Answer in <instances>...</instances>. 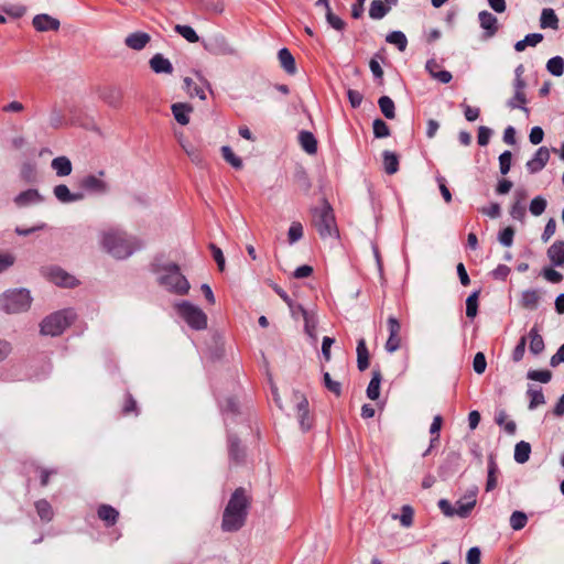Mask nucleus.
I'll use <instances>...</instances> for the list:
<instances>
[{
  "mask_svg": "<svg viewBox=\"0 0 564 564\" xmlns=\"http://www.w3.org/2000/svg\"><path fill=\"white\" fill-rule=\"evenodd\" d=\"M249 503L250 501L245 489L237 488L229 499L223 514L221 528L224 531H238L243 525Z\"/></svg>",
  "mask_w": 564,
  "mask_h": 564,
  "instance_id": "obj_1",
  "label": "nucleus"
},
{
  "mask_svg": "<svg viewBox=\"0 0 564 564\" xmlns=\"http://www.w3.org/2000/svg\"><path fill=\"white\" fill-rule=\"evenodd\" d=\"M102 248L117 259H126L141 248L140 241L119 229H110L101 235Z\"/></svg>",
  "mask_w": 564,
  "mask_h": 564,
  "instance_id": "obj_2",
  "label": "nucleus"
},
{
  "mask_svg": "<svg viewBox=\"0 0 564 564\" xmlns=\"http://www.w3.org/2000/svg\"><path fill=\"white\" fill-rule=\"evenodd\" d=\"M159 284L170 293L185 295L189 291V282L175 263L158 264L154 268Z\"/></svg>",
  "mask_w": 564,
  "mask_h": 564,
  "instance_id": "obj_3",
  "label": "nucleus"
},
{
  "mask_svg": "<svg viewBox=\"0 0 564 564\" xmlns=\"http://www.w3.org/2000/svg\"><path fill=\"white\" fill-rule=\"evenodd\" d=\"M32 304V296L26 289L8 290L0 295V310L7 314L26 312Z\"/></svg>",
  "mask_w": 564,
  "mask_h": 564,
  "instance_id": "obj_4",
  "label": "nucleus"
},
{
  "mask_svg": "<svg viewBox=\"0 0 564 564\" xmlns=\"http://www.w3.org/2000/svg\"><path fill=\"white\" fill-rule=\"evenodd\" d=\"M313 225L323 239L328 237L337 238L338 230L335 223V216L332 206L324 200L321 207L313 210Z\"/></svg>",
  "mask_w": 564,
  "mask_h": 564,
  "instance_id": "obj_5",
  "label": "nucleus"
},
{
  "mask_svg": "<svg viewBox=\"0 0 564 564\" xmlns=\"http://www.w3.org/2000/svg\"><path fill=\"white\" fill-rule=\"evenodd\" d=\"M76 318L73 310H62L46 316L40 324V330L45 336L61 335Z\"/></svg>",
  "mask_w": 564,
  "mask_h": 564,
  "instance_id": "obj_6",
  "label": "nucleus"
},
{
  "mask_svg": "<svg viewBox=\"0 0 564 564\" xmlns=\"http://www.w3.org/2000/svg\"><path fill=\"white\" fill-rule=\"evenodd\" d=\"M173 308L177 316L192 329L203 330L207 328V315L199 306L188 301H178L173 304Z\"/></svg>",
  "mask_w": 564,
  "mask_h": 564,
  "instance_id": "obj_7",
  "label": "nucleus"
},
{
  "mask_svg": "<svg viewBox=\"0 0 564 564\" xmlns=\"http://www.w3.org/2000/svg\"><path fill=\"white\" fill-rule=\"evenodd\" d=\"M41 274L58 286L72 288L75 286L76 279L56 265H47L41 269Z\"/></svg>",
  "mask_w": 564,
  "mask_h": 564,
  "instance_id": "obj_8",
  "label": "nucleus"
},
{
  "mask_svg": "<svg viewBox=\"0 0 564 564\" xmlns=\"http://www.w3.org/2000/svg\"><path fill=\"white\" fill-rule=\"evenodd\" d=\"M104 176V171H99L98 174L86 175L80 180L79 185L89 194L104 195L109 192V185Z\"/></svg>",
  "mask_w": 564,
  "mask_h": 564,
  "instance_id": "obj_9",
  "label": "nucleus"
},
{
  "mask_svg": "<svg viewBox=\"0 0 564 564\" xmlns=\"http://www.w3.org/2000/svg\"><path fill=\"white\" fill-rule=\"evenodd\" d=\"M293 399L296 402V415L300 427L303 432L312 427V417L308 409V401L306 397L300 391H294Z\"/></svg>",
  "mask_w": 564,
  "mask_h": 564,
  "instance_id": "obj_10",
  "label": "nucleus"
},
{
  "mask_svg": "<svg viewBox=\"0 0 564 564\" xmlns=\"http://www.w3.org/2000/svg\"><path fill=\"white\" fill-rule=\"evenodd\" d=\"M387 324H388L389 337L387 339L384 348L388 352H394L401 346V338L399 335L400 330H401V324L393 316H390L388 318Z\"/></svg>",
  "mask_w": 564,
  "mask_h": 564,
  "instance_id": "obj_11",
  "label": "nucleus"
},
{
  "mask_svg": "<svg viewBox=\"0 0 564 564\" xmlns=\"http://www.w3.org/2000/svg\"><path fill=\"white\" fill-rule=\"evenodd\" d=\"M44 200V197L37 189L29 188L18 194L13 203L18 208H24L33 205H39Z\"/></svg>",
  "mask_w": 564,
  "mask_h": 564,
  "instance_id": "obj_12",
  "label": "nucleus"
},
{
  "mask_svg": "<svg viewBox=\"0 0 564 564\" xmlns=\"http://www.w3.org/2000/svg\"><path fill=\"white\" fill-rule=\"evenodd\" d=\"M477 488L468 490L459 500L456 501L457 517L467 518L476 506Z\"/></svg>",
  "mask_w": 564,
  "mask_h": 564,
  "instance_id": "obj_13",
  "label": "nucleus"
},
{
  "mask_svg": "<svg viewBox=\"0 0 564 564\" xmlns=\"http://www.w3.org/2000/svg\"><path fill=\"white\" fill-rule=\"evenodd\" d=\"M550 160V151L545 147L536 150L534 156L527 162V169L531 174L540 172Z\"/></svg>",
  "mask_w": 564,
  "mask_h": 564,
  "instance_id": "obj_14",
  "label": "nucleus"
},
{
  "mask_svg": "<svg viewBox=\"0 0 564 564\" xmlns=\"http://www.w3.org/2000/svg\"><path fill=\"white\" fill-rule=\"evenodd\" d=\"M478 19L480 26L485 31V39L495 36L499 29L498 19L486 10L479 12Z\"/></svg>",
  "mask_w": 564,
  "mask_h": 564,
  "instance_id": "obj_15",
  "label": "nucleus"
},
{
  "mask_svg": "<svg viewBox=\"0 0 564 564\" xmlns=\"http://www.w3.org/2000/svg\"><path fill=\"white\" fill-rule=\"evenodd\" d=\"M32 24L39 32L57 31L59 21L48 14H37L33 18Z\"/></svg>",
  "mask_w": 564,
  "mask_h": 564,
  "instance_id": "obj_16",
  "label": "nucleus"
},
{
  "mask_svg": "<svg viewBox=\"0 0 564 564\" xmlns=\"http://www.w3.org/2000/svg\"><path fill=\"white\" fill-rule=\"evenodd\" d=\"M150 41L151 36L149 33L137 31L126 36L124 44L133 51H141L150 43Z\"/></svg>",
  "mask_w": 564,
  "mask_h": 564,
  "instance_id": "obj_17",
  "label": "nucleus"
},
{
  "mask_svg": "<svg viewBox=\"0 0 564 564\" xmlns=\"http://www.w3.org/2000/svg\"><path fill=\"white\" fill-rule=\"evenodd\" d=\"M53 194L56 199L63 204L78 202L84 198L82 193H72L65 184L56 185L53 188Z\"/></svg>",
  "mask_w": 564,
  "mask_h": 564,
  "instance_id": "obj_18",
  "label": "nucleus"
},
{
  "mask_svg": "<svg viewBox=\"0 0 564 564\" xmlns=\"http://www.w3.org/2000/svg\"><path fill=\"white\" fill-rule=\"evenodd\" d=\"M151 69L156 74H172V63L162 54L153 55L149 62Z\"/></svg>",
  "mask_w": 564,
  "mask_h": 564,
  "instance_id": "obj_19",
  "label": "nucleus"
},
{
  "mask_svg": "<svg viewBox=\"0 0 564 564\" xmlns=\"http://www.w3.org/2000/svg\"><path fill=\"white\" fill-rule=\"evenodd\" d=\"M172 113L175 118V120L182 124L186 126L189 122V113L193 111V107L185 102H176L173 104L172 107Z\"/></svg>",
  "mask_w": 564,
  "mask_h": 564,
  "instance_id": "obj_20",
  "label": "nucleus"
},
{
  "mask_svg": "<svg viewBox=\"0 0 564 564\" xmlns=\"http://www.w3.org/2000/svg\"><path fill=\"white\" fill-rule=\"evenodd\" d=\"M547 257L555 267H564V241L553 242L547 249Z\"/></svg>",
  "mask_w": 564,
  "mask_h": 564,
  "instance_id": "obj_21",
  "label": "nucleus"
},
{
  "mask_svg": "<svg viewBox=\"0 0 564 564\" xmlns=\"http://www.w3.org/2000/svg\"><path fill=\"white\" fill-rule=\"evenodd\" d=\"M299 143L307 154H315L317 152V140L310 131L302 130L299 133Z\"/></svg>",
  "mask_w": 564,
  "mask_h": 564,
  "instance_id": "obj_22",
  "label": "nucleus"
},
{
  "mask_svg": "<svg viewBox=\"0 0 564 564\" xmlns=\"http://www.w3.org/2000/svg\"><path fill=\"white\" fill-rule=\"evenodd\" d=\"M51 166L59 177L68 176L73 171L70 160L64 155L53 159Z\"/></svg>",
  "mask_w": 564,
  "mask_h": 564,
  "instance_id": "obj_23",
  "label": "nucleus"
},
{
  "mask_svg": "<svg viewBox=\"0 0 564 564\" xmlns=\"http://www.w3.org/2000/svg\"><path fill=\"white\" fill-rule=\"evenodd\" d=\"M541 295L536 290H525L521 293L520 304L522 307L534 311L540 304Z\"/></svg>",
  "mask_w": 564,
  "mask_h": 564,
  "instance_id": "obj_24",
  "label": "nucleus"
},
{
  "mask_svg": "<svg viewBox=\"0 0 564 564\" xmlns=\"http://www.w3.org/2000/svg\"><path fill=\"white\" fill-rule=\"evenodd\" d=\"M540 26L542 29H558V18L555 14V11L551 8H545L542 10L540 18Z\"/></svg>",
  "mask_w": 564,
  "mask_h": 564,
  "instance_id": "obj_25",
  "label": "nucleus"
},
{
  "mask_svg": "<svg viewBox=\"0 0 564 564\" xmlns=\"http://www.w3.org/2000/svg\"><path fill=\"white\" fill-rule=\"evenodd\" d=\"M178 143L181 148L184 150V152L188 155V158L194 162L195 164L202 163L203 159L202 155L196 147H194L191 142H188L183 134L181 133L178 137Z\"/></svg>",
  "mask_w": 564,
  "mask_h": 564,
  "instance_id": "obj_26",
  "label": "nucleus"
},
{
  "mask_svg": "<svg viewBox=\"0 0 564 564\" xmlns=\"http://www.w3.org/2000/svg\"><path fill=\"white\" fill-rule=\"evenodd\" d=\"M278 57L283 69L289 74H295L296 66L295 59L288 48H281L278 53Z\"/></svg>",
  "mask_w": 564,
  "mask_h": 564,
  "instance_id": "obj_27",
  "label": "nucleus"
},
{
  "mask_svg": "<svg viewBox=\"0 0 564 564\" xmlns=\"http://www.w3.org/2000/svg\"><path fill=\"white\" fill-rule=\"evenodd\" d=\"M528 338L530 339L529 349L533 355H539L544 350V340L536 327L530 329Z\"/></svg>",
  "mask_w": 564,
  "mask_h": 564,
  "instance_id": "obj_28",
  "label": "nucleus"
},
{
  "mask_svg": "<svg viewBox=\"0 0 564 564\" xmlns=\"http://www.w3.org/2000/svg\"><path fill=\"white\" fill-rule=\"evenodd\" d=\"M357 367L360 371L369 367V352L365 339H359L357 344Z\"/></svg>",
  "mask_w": 564,
  "mask_h": 564,
  "instance_id": "obj_29",
  "label": "nucleus"
},
{
  "mask_svg": "<svg viewBox=\"0 0 564 564\" xmlns=\"http://www.w3.org/2000/svg\"><path fill=\"white\" fill-rule=\"evenodd\" d=\"M304 318V330L313 340H316L317 318L314 313L302 311Z\"/></svg>",
  "mask_w": 564,
  "mask_h": 564,
  "instance_id": "obj_30",
  "label": "nucleus"
},
{
  "mask_svg": "<svg viewBox=\"0 0 564 564\" xmlns=\"http://www.w3.org/2000/svg\"><path fill=\"white\" fill-rule=\"evenodd\" d=\"M380 383H381V372H380V370H373L372 378L367 388V397L370 400H377L379 398Z\"/></svg>",
  "mask_w": 564,
  "mask_h": 564,
  "instance_id": "obj_31",
  "label": "nucleus"
},
{
  "mask_svg": "<svg viewBox=\"0 0 564 564\" xmlns=\"http://www.w3.org/2000/svg\"><path fill=\"white\" fill-rule=\"evenodd\" d=\"M98 517L106 522L107 525H113L119 517V512L108 505H102L98 509Z\"/></svg>",
  "mask_w": 564,
  "mask_h": 564,
  "instance_id": "obj_32",
  "label": "nucleus"
},
{
  "mask_svg": "<svg viewBox=\"0 0 564 564\" xmlns=\"http://www.w3.org/2000/svg\"><path fill=\"white\" fill-rule=\"evenodd\" d=\"M531 453V445L528 442L521 441L514 447V460L519 464H524L529 460Z\"/></svg>",
  "mask_w": 564,
  "mask_h": 564,
  "instance_id": "obj_33",
  "label": "nucleus"
},
{
  "mask_svg": "<svg viewBox=\"0 0 564 564\" xmlns=\"http://www.w3.org/2000/svg\"><path fill=\"white\" fill-rule=\"evenodd\" d=\"M525 93H516L512 98L507 101V106L510 109H521L527 116H529L530 110L525 107L527 104Z\"/></svg>",
  "mask_w": 564,
  "mask_h": 564,
  "instance_id": "obj_34",
  "label": "nucleus"
},
{
  "mask_svg": "<svg viewBox=\"0 0 564 564\" xmlns=\"http://www.w3.org/2000/svg\"><path fill=\"white\" fill-rule=\"evenodd\" d=\"M383 165L387 174H394L399 169V159L395 153L391 151L383 152Z\"/></svg>",
  "mask_w": 564,
  "mask_h": 564,
  "instance_id": "obj_35",
  "label": "nucleus"
},
{
  "mask_svg": "<svg viewBox=\"0 0 564 564\" xmlns=\"http://www.w3.org/2000/svg\"><path fill=\"white\" fill-rule=\"evenodd\" d=\"M379 108L387 119L395 118V107L393 100L388 96H382L378 100Z\"/></svg>",
  "mask_w": 564,
  "mask_h": 564,
  "instance_id": "obj_36",
  "label": "nucleus"
},
{
  "mask_svg": "<svg viewBox=\"0 0 564 564\" xmlns=\"http://www.w3.org/2000/svg\"><path fill=\"white\" fill-rule=\"evenodd\" d=\"M414 510L411 506L404 505L401 508V514H392V519H399L400 523L404 528H410L413 524Z\"/></svg>",
  "mask_w": 564,
  "mask_h": 564,
  "instance_id": "obj_37",
  "label": "nucleus"
},
{
  "mask_svg": "<svg viewBox=\"0 0 564 564\" xmlns=\"http://www.w3.org/2000/svg\"><path fill=\"white\" fill-rule=\"evenodd\" d=\"M389 9L390 8L384 6L381 0H373L370 3L369 17L375 20H380L389 12Z\"/></svg>",
  "mask_w": 564,
  "mask_h": 564,
  "instance_id": "obj_38",
  "label": "nucleus"
},
{
  "mask_svg": "<svg viewBox=\"0 0 564 564\" xmlns=\"http://www.w3.org/2000/svg\"><path fill=\"white\" fill-rule=\"evenodd\" d=\"M386 41L390 44L395 45L401 52L405 51L408 45L406 36L401 31H393L389 33L386 37Z\"/></svg>",
  "mask_w": 564,
  "mask_h": 564,
  "instance_id": "obj_39",
  "label": "nucleus"
},
{
  "mask_svg": "<svg viewBox=\"0 0 564 564\" xmlns=\"http://www.w3.org/2000/svg\"><path fill=\"white\" fill-rule=\"evenodd\" d=\"M221 154L224 160L229 163L234 169L240 170L242 169V160L237 156L232 149L228 145L221 147Z\"/></svg>",
  "mask_w": 564,
  "mask_h": 564,
  "instance_id": "obj_40",
  "label": "nucleus"
},
{
  "mask_svg": "<svg viewBox=\"0 0 564 564\" xmlns=\"http://www.w3.org/2000/svg\"><path fill=\"white\" fill-rule=\"evenodd\" d=\"M174 30L189 43H196L199 40L195 30L189 25L176 24Z\"/></svg>",
  "mask_w": 564,
  "mask_h": 564,
  "instance_id": "obj_41",
  "label": "nucleus"
},
{
  "mask_svg": "<svg viewBox=\"0 0 564 564\" xmlns=\"http://www.w3.org/2000/svg\"><path fill=\"white\" fill-rule=\"evenodd\" d=\"M479 293L480 291H475L466 300V315L469 318H474L477 315Z\"/></svg>",
  "mask_w": 564,
  "mask_h": 564,
  "instance_id": "obj_42",
  "label": "nucleus"
},
{
  "mask_svg": "<svg viewBox=\"0 0 564 564\" xmlns=\"http://www.w3.org/2000/svg\"><path fill=\"white\" fill-rule=\"evenodd\" d=\"M39 517L44 521H51L53 518V509L46 500H39L35 503Z\"/></svg>",
  "mask_w": 564,
  "mask_h": 564,
  "instance_id": "obj_43",
  "label": "nucleus"
},
{
  "mask_svg": "<svg viewBox=\"0 0 564 564\" xmlns=\"http://www.w3.org/2000/svg\"><path fill=\"white\" fill-rule=\"evenodd\" d=\"M546 69L554 76H561L564 72V61L561 56H554L546 63Z\"/></svg>",
  "mask_w": 564,
  "mask_h": 564,
  "instance_id": "obj_44",
  "label": "nucleus"
},
{
  "mask_svg": "<svg viewBox=\"0 0 564 564\" xmlns=\"http://www.w3.org/2000/svg\"><path fill=\"white\" fill-rule=\"evenodd\" d=\"M183 82H184L185 89L187 90V93L189 94L191 97L196 96L200 100H205L206 99V95H205L204 89L200 86L194 85L192 78L185 77L183 79Z\"/></svg>",
  "mask_w": 564,
  "mask_h": 564,
  "instance_id": "obj_45",
  "label": "nucleus"
},
{
  "mask_svg": "<svg viewBox=\"0 0 564 564\" xmlns=\"http://www.w3.org/2000/svg\"><path fill=\"white\" fill-rule=\"evenodd\" d=\"M528 522V517L524 512L522 511H513L511 517H510V527L518 531V530H521L525 527Z\"/></svg>",
  "mask_w": 564,
  "mask_h": 564,
  "instance_id": "obj_46",
  "label": "nucleus"
},
{
  "mask_svg": "<svg viewBox=\"0 0 564 564\" xmlns=\"http://www.w3.org/2000/svg\"><path fill=\"white\" fill-rule=\"evenodd\" d=\"M303 237V226L299 221H293L288 231L289 243L293 245Z\"/></svg>",
  "mask_w": 564,
  "mask_h": 564,
  "instance_id": "obj_47",
  "label": "nucleus"
},
{
  "mask_svg": "<svg viewBox=\"0 0 564 564\" xmlns=\"http://www.w3.org/2000/svg\"><path fill=\"white\" fill-rule=\"evenodd\" d=\"M323 381L325 388L334 393L335 395L341 394V383L339 381L333 380L330 375L328 372H324L323 375Z\"/></svg>",
  "mask_w": 564,
  "mask_h": 564,
  "instance_id": "obj_48",
  "label": "nucleus"
},
{
  "mask_svg": "<svg viewBox=\"0 0 564 564\" xmlns=\"http://www.w3.org/2000/svg\"><path fill=\"white\" fill-rule=\"evenodd\" d=\"M546 199L542 196L534 197L530 203V212L534 216H540L546 208Z\"/></svg>",
  "mask_w": 564,
  "mask_h": 564,
  "instance_id": "obj_49",
  "label": "nucleus"
},
{
  "mask_svg": "<svg viewBox=\"0 0 564 564\" xmlns=\"http://www.w3.org/2000/svg\"><path fill=\"white\" fill-rule=\"evenodd\" d=\"M496 473H497V465L494 462V459H490L489 464H488V477H487V484H486L487 491L494 490L497 486Z\"/></svg>",
  "mask_w": 564,
  "mask_h": 564,
  "instance_id": "obj_50",
  "label": "nucleus"
},
{
  "mask_svg": "<svg viewBox=\"0 0 564 564\" xmlns=\"http://www.w3.org/2000/svg\"><path fill=\"white\" fill-rule=\"evenodd\" d=\"M372 128L376 138L381 139L390 135V129L388 124L381 119H376L372 123Z\"/></svg>",
  "mask_w": 564,
  "mask_h": 564,
  "instance_id": "obj_51",
  "label": "nucleus"
},
{
  "mask_svg": "<svg viewBox=\"0 0 564 564\" xmlns=\"http://www.w3.org/2000/svg\"><path fill=\"white\" fill-rule=\"evenodd\" d=\"M528 394L530 397V403H529L530 410H533V409L538 408L539 405H542L545 403V399H544V395H543L541 389H539V390L530 389L528 391Z\"/></svg>",
  "mask_w": 564,
  "mask_h": 564,
  "instance_id": "obj_52",
  "label": "nucleus"
},
{
  "mask_svg": "<svg viewBox=\"0 0 564 564\" xmlns=\"http://www.w3.org/2000/svg\"><path fill=\"white\" fill-rule=\"evenodd\" d=\"M2 11L13 18H21L25 14L26 8L22 4H4Z\"/></svg>",
  "mask_w": 564,
  "mask_h": 564,
  "instance_id": "obj_53",
  "label": "nucleus"
},
{
  "mask_svg": "<svg viewBox=\"0 0 564 564\" xmlns=\"http://www.w3.org/2000/svg\"><path fill=\"white\" fill-rule=\"evenodd\" d=\"M528 378L542 383H547L552 378V373L549 370H531L528 372Z\"/></svg>",
  "mask_w": 564,
  "mask_h": 564,
  "instance_id": "obj_54",
  "label": "nucleus"
},
{
  "mask_svg": "<svg viewBox=\"0 0 564 564\" xmlns=\"http://www.w3.org/2000/svg\"><path fill=\"white\" fill-rule=\"evenodd\" d=\"M487 367L486 357L482 352H477L473 360V368L474 371L478 375H481L485 372Z\"/></svg>",
  "mask_w": 564,
  "mask_h": 564,
  "instance_id": "obj_55",
  "label": "nucleus"
},
{
  "mask_svg": "<svg viewBox=\"0 0 564 564\" xmlns=\"http://www.w3.org/2000/svg\"><path fill=\"white\" fill-rule=\"evenodd\" d=\"M512 154L510 151H505L499 156L500 173L506 175L510 171Z\"/></svg>",
  "mask_w": 564,
  "mask_h": 564,
  "instance_id": "obj_56",
  "label": "nucleus"
},
{
  "mask_svg": "<svg viewBox=\"0 0 564 564\" xmlns=\"http://www.w3.org/2000/svg\"><path fill=\"white\" fill-rule=\"evenodd\" d=\"M513 236L514 230L512 227H506L500 234H499V242L503 245L505 247H511L513 243Z\"/></svg>",
  "mask_w": 564,
  "mask_h": 564,
  "instance_id": "obj_57",
  "label": "nucleus"
},
{
  "mask_svg": "<svg viewBox=\"0 0 564 564\" xmlns=\"http://www.w3.org/2000/svg\"><path fill=\"white\" fill-rule=\"evenodd\" d=\"M437 506L442 513L446 517L457 516V508L453 506L447 499H441Z\"/></svg>",
  "mask_w": 564,
  "mask_h": 564,
  "instance_id": "obj_58",
  "label": "nucleus"
},
{
  "mask_svg": "<svg viewBox=\"0 0 564 564\" xmlns=\"http://www.w3.org/2000/svg\"><path fill=\"white\" fill-rule=\"evenodd\" d=\"M15 262L14 254L10 252H1L0 253V273L4 272L9 268H11Z\"/></svg>",
  "mask_w": 564,
  "mask_h": 564,
  "instance_id": "obj_59",
  "label": "nucleus"
},
{
  "mask_svg": "<svg viewBox=\"0 0 564 564\" xmlns=\"http://www.w3.org/2000/svg\"><path fill=\"white\" fill-rule=\"evenodd\" d=\"M527 337L522 336L512 351L513 361L518 362L522 360L525 352Z\"/></svg>",
  "mask_w": 564,
  "mask_h": 564,
  "instance_id": "obj_60",
  "label": "nucleus"
},
{
  "mask_svg": "<svg viewBox=\"0 0 564 564\" xmlns=\"http://www.w3.org/2000/svg\"><path fill=\"white\" fill-rule=\"evenodd\" d=\"M50 127L59 129L64 126V116L57 109H53L48 118Z\"/></svg>",
  "mask_w": 564,
  "mask_h": 564,
  "instance_id": "obj_61",
  "label": "nucleus"
},
{
  "mask_svg": "<svg viewBox=\"0 0 564 564\" xmlns=\"http://www.w3.org/2000/svg\"><path fill=\"white\" fill-rule=\"evenodd\" d=\"M491 134H492V130L490 128L480 126L478 128V135H477L478 144L481 147L487 145L489 143Z\"/></svg>",
  "mask_w": 564,
  "mask_h": 564,
  "instance_id": "obj_62",
  "label": "nucleus"
},
{
  "mask_svg": "<svg viewBox=\"0 0 564 564\" xmlns=\"http://www.w3.org/2000/svg\"><path fill=\"white\" fill-rule=\"evenodd\" d=\"M326 20L332 28L337 31H341L345 28V22L337 15H335L330 9L326 12Z\"/></svg>",
  "mask_w": 564,
  "mask_h": 564,
  "instance_id": "obj_63",
  "label": "nucleus"
},
{
  "mask_svg": "<svg viewBox=\"0 0 564 564\" xmlns=\"http://www.w3.org/2000/svg\"><path fill=\"white\" fill-rule=\"evenodd\" d=\"M510 215L517 220H523L525 217V206L520 200H517L511 207Z\"/></svg>",
  "mask_w": 564,
  "mask_h": 564,
  "instance_id": "obj_64",
  "label": "nucleus"
}]
</instances>
